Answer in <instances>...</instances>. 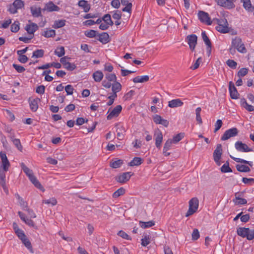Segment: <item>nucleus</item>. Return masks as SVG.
Wrapping results in <instances>:
<instances>
[{"label":"nucleus","mask_w":254,"mask_h":254,"mask_svg":"<svg viewBox=\"0 0 254 254\" xmlns=\"http://www.w3.org/2000/svg\"><path fill=\"white\" fill-rule=\"evenodd\" d=\"M202 38L207 46L211 45V43L205 31L201 33Z\"/></svg>","instance_id":"obj_47"},{"label":"nucleus","mask_w":254,"mask_h":254,"mask_svg":"<svg viewBox=\"0 0 254 254\" xmlns=\"http://www.w3.org/2000/svg\"><path fill=\"white\" fill-rule=\"evenodd\" d=\"M198 17L201 22L205 23L208 25H211L212 23V21L210 20L208 14L204 11H199L198 13Z\"/></svg>","instance_id":"obj_7"},{"label":"nucleus","mask_w":254,"mask_h":254,"mask_svg":"<svg viewBox=\"0 0 254 254\" xmlns=\"http://www.w3.org/2000/svg\"><path fill=\"white\" fill-rule=\"evenodd\" d=\"M40 100L38 98H36L34 99H33L29 102L30 107L31 110L35 112L38 108V103L40 102Z\"/></svg>","instance_id":"obj_19"},{"label":"nucleus","mask_w":254,"mask_h":254,"mask_svg":"<svg viewBox=\"0 0 254 254\" xmlns=\"http://www.w3.org/2000/svg\"><path fill=\"white\" fill-rule=\"evenodd\" d=\"M20 240L21 241L23 244L27 248V249H28L30 251V252L33 253L31 242H30L29 240L27 238L26 236H25L23 238L21 239Z\"/></svg>","instance_id":"obj_23"},{"label":"nucleus","mask_w":254,"mask_h":254,"mask_svg":"<svg viewBox=\"0 0 254 254\" xmlns=\"http://www.w3.org/2000/svg\"><path fill=\"white\" fill-rule=\"evenodd\" d=\"M201 111V109L200 107H198L195 110L196 120L199 124H201L202 123L200 116Z\"/></svg>","instance_id":"obj_48"},{"label":"nucleus","mask_w":254,"mask_h":254,"mask_svg":"<svg viewBox=\"0 0 254 254\" xmlns=\"http://www.w3.org/2000/svg\"><path fill=\"white\" fill-rule=\"evenodd\" d=\"M153 121L156 124H160L165 127H167L169 125V122L165 119L162 118V117L158 115H155L153 116Z\"/></svg>","instance_id":"obj_14"},{"label":"nucleus","mask_w":254,"mask_h":254,"mask_svg":"<svg viewBox=\"0 0 254 254\" xmlns=\"http://www.w3.org/2000/svg\"><path fill=\"white\" fill-rule=\"evenodd\" d=\"M248 231H249L248 228L239 227L237 229V233L239 236L243 238H247Z\"/></svg>","instance_id":"obj_24"},{"label":"nucleus","mask_w":254,"mask_h":254,"mask_svg":"<svg viewBox=\"0 0 254 254\" xmlns=\"http://www.w3.org/2000/svg\"><path fill=\"white\" fill-rule=\"evenodd\" d=\"M213 22H216L218 25L216 29L221 33H226L230 31V28L228 26V23L226 19H214Z\"/></svg>","instance_id":"obj_1"},{"label":"nucleus","mask_w":254,"mask_h":254,"mask_svg":"<svg viewBox=\"0 0 254 254\" xmlns=\"http://www.w3.org/2000/svg\"><path fill=\"white\" fill-rule=\"evenodd\" d=\"M229 89L231 98L233 99H238L239 94L234 83L232 81L229 82Z\"/></svg>","instance_id":"obj_13"},{"label":"nucleus","mask_w":254,"mask_h":254,"mask_svg":"<svg viewBox=\"0 0 254 254\" xmlns=\"http://www.w3.org/2000/svg\"><path fill=\"white\" fill-rule=\"evenodd\" d=\"M43 203L47 204H51L52 206H55L57 204V201L55 197H52L49 199L43 200Z\"/></svg>","instance_id":"obj_46"},{"label":"nucleus","mask_w":254,"mask_h":254,"mask_svg":"<svg viewBox=\"0 0 254 254\" xmlns=\"http://www.w3.org/2000/svg\"><path fill=\"white\" fill-rule=\"evenodd\" d=\"M150 243V238L149 235H145L144 238L141 239V245L146 247Z\"/></svg>","instance_id":"obj_49"},{"label":"nucleus","mask_w":254,"mask_h":254,"mask_svg":"<svg viewBox=\"0 0 254 254\" xmlns=\"http://www.w3.org/2000/svg\"><path fill=\"white\" fill-rule=\"evenodd\" d=\"M192 239L196 240L199 238V233L197 229H194L191 234Z\"/></svg>","instance_id":"obj_61"},{"label":"nucleus","mask_w":254,"mask_h":254,"mask_svg":"<svg viewBox=\"0 0 254 254\" xmlns=\"http://www.w3.org/2000/svg\"><path fill=\"white\" fill-rule=\"evenodd\" d=\"M248 69L246 68H242L238 72V76L239 77L244 76L248 73Z\"/></svg>","instance_id":"obj_56"},{"label":"nucleus","mask_w":254,"mask_h":254,"mask_svg":"<svg viewBox=\"0 0 254 254\" xmlns=\"http://www.w3.org/2000/svg\"><path fill=\"white\" fill-rule=\"evenodd\" d=\"M60 8L55 5L52 1H49L45 4L44 7L42 9L43 11L48 12L59 11Z\"/></svg>","instance_id":"obj_10"},{"label":"nucleus","mask_w":254,"mask_h":254,"mask_svg":"<svg viewBox=\"0 0 254 254\" xmlns=\"http://www.w3.org/2000/svg\"><path fill=\"white\" fill-rule=\"evenodd\" d=\"M133 147L135 148H140L142 145L141 141L138 139H135L133 142H132Z\"/></svg>","instance_id":"obj_63"},{"label":"nucleus","mask_w":254,"mask_h":254,"mask_svg":"<svg viewBox=\"0 0 254 254\" xmlns=\"http://www.w3.org/2000/svg\"><path fill=\"white\" fill-rule=\"evenodd\" d=\"M122 109V107L121 105H117L114 108L111 112L108 115L107 118L108 120H111L115 117H117L119 116Z\"/></svg>","instance_id":"obj_12"},{"label":"nucleus","mask_w":254,"mask_h":254,"mask_svg":"<svg viewBox=\"0 0 254 254\" xmlns=\"http://www.w3.org/2000/svg\"><path fill=\"white\" fill-rule=\"evenodd\" d=\"M12 66L18 72L22 73L25 70V68L21 65L14 64Z\"/></svg>","instance_id":"obj_57"},{"label":"nucleus","mask_w":254,"mask_h":254,"mask_svg":"<svg viewBox=\"0 0 254 254\" xmlns=\"http://www.w3.org/2000/svg\"><path fill=\"white\" fill-rule=\"evenodd\" d=\"M127 178V173H123L121 175L116 177V180L117 182L120 183H125L126 182V179Z\"/></svg>","instance_id":"obj_41"},{"label":"nucleus","mask_w":254,"mask_h":254,"mask_svg":"<svg viewBox=\"0 0 254 254\" xmlns=\"http://www.w3.org/2000/svg\"><path fill=\"white\" fill-rule=\"evenodd\" d=\"M117 137L120 140H122L126 134V131L122 127H118L117 129Z\"/></svg>","instance_id":"obj_35"},{"label":"nucleus","mask_w":254,"mask_h":254,"mask_svg":"<svg viewBox=\"0 0 254 254\" xmlns=\"http://www.w3.org/2000/svg\"><path fill=\"white\" fill-rule=\"evenodd\" d=\"M30 11L32 15L34 17H38L42 16V9L35 6L30 7Z\"/></svg>","instance_id":"obj_16"},{"label":"nucleus","mask_w":254,"mask_h":254,"mask_svg":"<svg viewBox=\"0 0 254 254\" xmlns=\"http://www.w3.org/2000/svg\"><path fill=\"white\" fill-rule=\"evenodd\" d=\"M188 43L189 45L190 49L193 51L197 43V37L194 34H191L187 37Z\"/></svg>","instance_id":"obj_8"},{"label":"nucleus","mask_w":254,"mask_h":254,"mask_svg":"<svg viewBox=\"0 0 254 254\" xmlns=\"http://www.w3.org/2000/svg\"><path fill=\"white\" fill-rule=\"evenodd\" d=\"M199 201L197 198L193 197L189 201V208L186 214V216L188 217L194 214L198 208Z\"/></svg>","instance_id":"obj_2"},{"label":"nucleus","mask_w":254,"mask_h":254,"mask_svg":"<svg viewBox=\"0 0 254 254\" xmlns=\"http://www.w3.org/2000/svg\"><path fill=\"white\" fill-rule=\"evenodd\" d=\"M222 154V145L221 144H218L213 154L214 161L218 166H220L221 164L220 159Z\"/></svg>","instance_id":"obj_4"},{"label":"nucleus","mask_w":254,"mask_h":254,"mask_svg":"<svg viewBox=\"0 0 254 254\" xmlns=\"http://www.w3.org/2000/svg\"><path fill=\"white\" fill-rule=\"evenodd\" d=\"M222 121L221 120H218L215 124L214 132H217L222 127Z\"/></svg>","instance_id":"obj_62"},{"label":"nucleus","mask_w":254,"mask_h":254,"mask_svg":"<svg viewBox=\"0 0 254 254\" xmlns=\"http://www.w3.org/2000/svg\"><path fill=\"white\" fill-rule=\"evenodd\" d=\"M17 197L18 199V202L21 206L22 207L23 209H25L27 207V203L23 200V199L20 197L18 194H17Z\"/></svg>","instance_id":"obj_59"},{"label":"nucleus","mask_w":254,"mask_h":254,"mask_svg":"<svg viewBox=\"0 0 254 254\" xmlns=\"http://www.w3.org/2000/svg\"><path fill=\"white\" fill-rule=\"evenodd\" d=\"M154 137L155 140V145L157 148H160L163 140V134L161 131L157 129L154 131Z\"/></svg>","instance_id":"obj_6"},{"label":"nucleus","mask_w":254,"mask_h":254,"mask_svg":"<svg viewBox=\"0 0 254 254\" xmlns=\"http://www.w3.org/2000/svg\"><path fill=\"white\" fill-rule=\"evenodd\" d=\"M143 160L140 157H134L132 161H131L129 165L131 167L137 166L142 164Z\"/></svg>","instance_id":"obj_26"},{"label":"nucleus","mask_w":254,"mask_h":254,"mask_svg":"<svg viewBox=\"0 0 254 254\" xmlns=\"http://www.w3.org/2000/svg\"><path fill=\"white\" fill-rule=\"evenodd\" d=\"M234 202L236 204H245L247 203V201L245 198H241L239 196H237L235 194V199L234 200Z\"/></svg>","instance_id":"obj_39"},{"label":"nucleus","mask_w":254,"mask_h":254,"mask_svg":"<svg viewBox=\"0 0 254 254\" xmlns=\"http://www.w3.org/2000/svg\"><path fill=\"white\" fill-rule=\"evenodd\" d=\"M29 180L31 182V183L38 189L42 190L43 191H44V189H43V187L41 185V184L40 183L39 181L37 179V178L35 177L34 175L30 176V177L29 178Z\"/></svg>","instance_id":"obj_20"},{"label":"nucleus","mask_w":254,"mask_h":254,"mask_svg":"<svg viewBox=\"0 0 254 254\" xmlns=\"http://www.w3.org/2000/svg\"><path fill=\"white\" fill-rule=\"evenodd\" d=\"M55 54L59 57H61L65 54L64 48V47L61 46L57 48L55 51Z\"/></svg>","instance_id":"obj_44"},{"label":"nucleus","mask_w":254,"mask_h":254,"mask_svg":"<svg viewBox=\"0 0 254 254\" xmlns=\"http://www.w3.org/2000/svg\"><path fill=\"white\" fill-rule=\"evenodd\" d=\"M230 157L232 159H233L234 160H235L237 162L248 164L250 166H253V162H252L248 161H246V160H244L243 159H241V158H236V157H234L232 156L231 155H230Z\"/></svg>","instance_id":"obj_36"},{"label":"nucleus","mask_w":254,"mask_h":254,"mask_svg":"<svg viewBox=\"0 0 254 254\" xmlns=\"http://www.w3.org/2000/svg\"><path fill=\"white\" fill-rule=\"evenodd\" d=\"M226 64L228 66L233 69H235L237 65V63L232 60H227L226 62Z\"/></svg>","instance_id":"obj_54"},{"label":"nucleus","mask_w":254,"mask_h":254,"mask_svg":"<svg viewBox=\"0 0 254 254\" xmlns=\"http://www.w3.org/2000/svg\"><path fill=\"white\" fill-rule=\"evenodd\" d=\"M6 171L2 170L0 168V185L2 186L3 189H5V174Z\"/></svg>","instance_id":"obj_25"},{"label":"nucleus","mask_w":254,"mask_h":254,"mask_svg":"<svg viewBox=\"0 0 254 254\" xmlns=\"http://www.w3.org/2000/svg\"><path fill=\"white\" fill-rule=\"evenodd\" d=\"M102 20L104 21V22L109 25H113V22L112 21L111 15L109 14H105L103 17L102 18Z\"/></svg>","instance_id":"obj_42"},{"label":"nucleus","mask_w":254,"mask_h":254,"mask_svg":"<svg viewBox=\"0 0 254 254\" xmlns=\"http://www.w3.org/2000/svg\"><path fill=\"white\" fill-rule=\"evenodd\" d=\"M79 6L82 7L85 12H87L90 9V5L85 0H81L78 1Z\"/></svg>","instance_id":"obj_21"},{"label":"nucleus","mask_w":254,"mask_h":254,"mask_svg":"<svg viewBox=\"0 0 254 254\" xmlns=\"http://www.w3.org/2000/svg\"><path fill=\"white\" fill-rule=\"evenodd\" d=\"M184 103L180 99H173L168 102V106L171 108L180 107Z\"/></svg>","instance_id":"obj_15"},{"label":"nucleus","mask_w":254,"mask_h":254,"mask_svg":"<svg viewBox=\"0 0 254 254\" xmlns=\"http://www.w3.org/2000/svg\"><path fill=\"white\" fill-rule=\"evenodd\" d=\"M18 55V61L21 63H26L28 59L26 55Z\"/></svg>","instance_id":"obj_64"},{"label":"nucleus","mask_w":254,"mask_h":254,"mask_svg":"<svg viewBox=\"0 0 254 254\" xmlns=\"http://www.w3.org/2000/svg\"><path fill=\"white\" fill-rule=\"evenodd\" d=\"M112 89L113 93L117 94V92H119L121 89V85L119 82H116L112 85Z\"/></svg>","instance_id":"obj_38"},{"label":"nucleus","mask_w":254,"mask_h":254,"mask_svg":"<svg viewBox=\"0 0 254 254\" xmlns=\"http://www.w3.org/2000/svg\"><path fill=\"white\" fill-rule=\"evenodd\" d=\"M236 149L240 152H248L252 151L251 148H249L248 146L241 141H237L235 144Z\"/></svg>","instance_id":"obj_11"},{"label":"nucleus","mask_w":254,"mask_h":254,"mask_svg":"<svg viewBox=\"0 0 254 254\" xmlns=\"http://www.w3.org/2000/svg\"><path fill=\"white\" fill-rule=\"evenodd\" d=\"M237 170L240 172H249L251 169L249 167L241 164H237L236 166Z\"/></svg>","instance_id":"obj_30"},{"label":"nucleus","mask_w":254,"mask_h":254,"mask_svg":"<svg viewBox=\"0 0 254 254\" xmlns=\"http://www.w3.org/2000/svg\"><path fill=\"white\" fill-rule=\"evenodd\" d=\"M232 45L240 53L243 54L247 53V49L240 38L236 37L235 39H233Z\"/></svg>","instance_id":"obj_3"},{"label":"nucleus","mask_w":254,"mask_h":254,"mask_svg":"<svg viewBox=\"0 0 254 254\" xmlns=\"http://www.w3.org/2000/svg\"><path fill=\"white\" fill-rule=\"evenodd\" d=\"M44 51L43 50H37L33 52L32 57V58H42L44 56Z\"/></svg>","instance_id":"obj_37"},{"label":"nucleus","mask_w":254,"mask_h":254,"mask_svg":"<svg viewBox=\"0 0 254 254\" xmlns=\"http://www.w3.org/2000/svg\"><path fill=\"white\" fill-rule=\"evenodd\" d=\"M99 38L98 40L103 44H106L110 41L109 36L106 32H103L99 35Z\"/></svg>","instance_id":"obj_22"},{"label":"nucleus","mask_w":254,"mask_h":254,"mask_svg":"<svg viewBox=\"0 0 254 254\" xmlns=\"http://www.w3.org/2000/svg\"><path fill=\"white\" fill-rule=\"evenodd\" d=\"M38 26L35 23H31L30 24H27L25 29L29 34L33 35L34 33L38 29Z\"/></svg>","instance_id":"obj_17"},{"label":"nucleus","mask_w":254,"mask_h":254,"mask_svg":"<svg viewBox=\"0 0 254 254\" xmlns=\"http://www.w3.org/2000/svg\"><path fill=\"white\" fill-rule=\"evenodd\" d=\"M0 158L1 160L3 169L5 171H7L10 166V163L7 159L5 152L2 151L0 152Z\"/></svg>","instance_id":"obj_9"},{"label":"nucleus","mask_w":254,"mask_h":254,"mask_svg":"<svg viewBox=\"0 0 254 254\" xmlns=\"http://www.w3.org/2000/svg\"><path fill=\"white\" fill-rule=\"evenodd\" d=\"M123 164V161L121 159L117 160H112L110 162V166L113 168H118Z\"/></svg>","instance_id":"obj_31"},{"label":"nucleus","mask_w":254,"mask_h":254,"mask_svg":"<svg viewBox=\"0 0 254 254\" xmlns=\"http://www.w3.org/2000/svg\"><path fill=\"white\" fill-rule=\"evenodd\" d=\"M105 77L109 81H115L116 80V76L114 73H107Z\"/></svg>","instance_id":"obj_55"},{"label":"nucleus","mask_w":254,"mask_h":254,"mask_svg":"<svg viewBox=\"0 0 254 254\" xmlns=\"http://www.w3.org/2000/svg\"><path fill=\"white\" fill-rule=\"evenodd\" d=\"M14 144V145L17 147V148L20 151H22V146L21 144L20 140L19 139H13L12 141Z\"/></svg>","instance_id":"obj_58"},{"label":"nucleus","mask_w":254,"mask_h":254,"mask_svg":"<svg viewBox=\"0 0 254 254\" xmlns=\"http://www.w3.org/2000/svg\"><path fill=\"white\" fill-rule=\"evenodd\" d=\"M12 4L18 9L21 8L24 5V2L21 0H15Z\"/></svg>","instance_id":"obj_51"},{"label":"nucleus","mask_w":254,"mask_h":254,"mask_svg":"<svg viewBox=\"0 0 254 254\" xmlns=\"http://www.w3.org/2000/svg\"><path fill=\"white\" fill-rule=\"evenodd\" d=\"M238 133V130L237 128L233 127L227 130L224 133L223 136L221 137V140H226L230 138V137L236 136Z\"/></svg>","instance_id":"obj_5"},{"label":"nucleus","mask_w":254,"mask_h":254,"mask_svg":"<svg viewBox=\"0 0 254 254\" xmlns=\"http://www.w3.org/2000/svg\"><path fill=\"white\" fill-rule=\"evenodd\" d=\"M65 20H58L54 22L53 27L56 29L61 28L65 25Z\"/></svg>","instance_id":"obj_34"},{"label":"nucleus","mask_w":254,"mask_h":254,"mask_svg":"<svg viewBox=\"0 0 254 254\" xmlns=\"http://www.w3.org/2000/svg\"><path fill=\"white\" fill-rule=\"evenodd\" d=\"M84 34L86 36L89 38H94L96 35V31L94 30H90L86 31Z\"/></svg>","instance_id":"obj_53"},{"label":"nucleus","mask_w":254,"mask_h":254,"mask_svg":"<svg viewBox=\"0 0 254 254\" xmlns=\"http://www.w3.org/2000/svg\"><path fill=\"white\" fill-rule=\"evenodd\" d=\"M222 173L231 172L232 171L229 167V162L227 161L221 168Z\"/></svg>","instance_id":"obj_43"},{"label":"nucleus","mask_w":254,"mask_h":254,"mask_svg":"<svg viewBox=\"0 0 254 254\" xmlns=\"http://www.w3.org/2000/svg\"><path fill=\"white\" fill-rule=\"evenodd\" d=\"M19 25L18 21H15L11 25V31L12 32H17L19 30Z\"/></svg>","instance_id":"obj_52"},{"label":"nucleus","mask_w":254,"mask_h":254,"mask_svg":"<svg viewBox=\"0 0 254 254\" xmlns=\"http://www.w3.org/2000/svg\"><path fill=\"white\" fill-rule=\"evenodd\" d=\"M236 0H224L226 4L224 5V7L227 9H232L235 7L234 2Z\"/></svg>","instance_id":"obj_40"},{"label":"nucleus","mask_w":254,"mask_h":254,"mask_svg":"<svg viewBox=\"0 0 254 254\" xmlns=\"http://www.w3.org/2000/svg\"><path fill=\"white\" fill-rule=\"evenodd\" d=\"M155 225V222L154 221L151 220L148 222H143V221H139V226L145 229L147 228L151 227Z\"/></svg>","instance_id":"obj_29"},{"label":"nucleus","mask_w":254,"mask_h":254,"mask_svg":"<svg viewBox=\"0 0 254 254\" xmlns=\"http://www.w3.org/2000/svg\"><path fill=\"white\" fill-rule=\"evenodd\" d=\"M184 137V134L183 133H180L174 136L172 140L174 143H177L180 141Z\"/></svg>","instance_id":"obj_50"},{"label":"nucleus","mask_w":254,"mask_h":254,"mask_svg":"<svg viewBox=\"0 0 254 254\" xmlns=\"http://www.w3.org/2000/svg\"><path fill=\"white\" fill-rule=\"evenodd\" d=\"M56 35V32L54 30H49L45 31L42 35L47 38L53 37Z\"/></svg>","instance_id":"obj_45"},{"label":"nucleus","mask_w":254,"mask_h":254,"mask_svg":"<svg viewBox=\"0 0 254 254\" xmlns=\"http://www.w3.org/2000/svg\"><path fill=\"white\" fill-rule=\"evenodd\" d=\"M126 190L125 189L123 188H121L117 190L114 192L113 194V197L114 198H116L126 193Z\"/></svg>","instance_id":"obj_32"},{"label":"nucleus","mask_w":254,"mask_h":254,"mask_svg":"<svg viewBox=\"0 0 254 254\" xmlns=\"http://www.w3.org/2000/svg\"><path fill=\"white\" fill-rule=\"evenodd\" d=\"M103 73L102 71L98 70L93 74V77L96 82H100L103 78Z\"/></svg>","instance_id":"obj_27"},{"label":"nucleus","mask_w":254,"mask_h":254,"mask_svg":"<svg viewBox=\"0 0 254 254\" xmlns=\"http://www.w3.org/2000/svg\"><path fill=\"white\" fill-rule=\"evenodd\" d=\"M21 167L23 172L26 174V175L28 177V178L30 177V176L33 175V171L28 168L26 165L23 163H21Z\"/></svg>","instance_id":"obj_33"},{"label":"nucleus","mask_w":254,"mask_h":254,"mask_svg":"<svg viewBox=\"0 0 254 254\" xmlns=\"http://www.w3.org/2000/svg\"><path fill=\"white\" fill-rule=\"evenodd\" d=\"M149 80L148 75L137 76L132 79L134 83L146 82Z\"/></svg>","instance_id":"obj_18"},{"label":"nucleus","mask_w":254,"mask_h":254,"mask_svg":"<svg viewBox=\"0 0 254 254\" xmlns=\"http://www.w3.org/2000/svg\"><path fill=\"white\" fill-rule=\"evenodd\" d=\"M241 2H243V6L246 10L249 11L254 10V8L252 7L250 0H241Z\"/></svg>","instance_id":"obj_28"},{"label":"nucleus","mask_w":254,"mask_h":254,"mask_svg":"<svg viewBox=\"0 0 254 254\" xmlns=\"http://www.w3.org/2000/svg\"><path fill=\"white\" fill-rule=\"evenodd\" d=\"M247 239L249 240H252L254 239V230L250 229L248 231Z\"/></svg>","instance_id":"obj_60"}]
</instances>
